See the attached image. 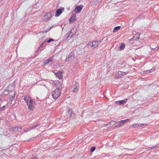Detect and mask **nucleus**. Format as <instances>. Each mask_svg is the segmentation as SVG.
Returning a JSON list of instances; mask_svg holds the SVG:
<instances>
[{"label": "nucleus", "instance_id": "1", "mask_svg": "<svg viewBox=\"0 0 159 159\" xmlns=\"http://www.w3.org/2000/svg\"><path fill=\"white\" fill-rule=\"evenodd\" d=\"M57 85L59 86V87L52 93V95L53 98L55 99H57L60 96L61 94L60 91L62 88L61 84L59 82H57L56 83V85L57 86Z\"/></svg>", "mask_w": 159, "mask_h": 159}, {"label": "nucleus", "instance_id": "2", "mask_svg": "<svg viewBox=\"0 0 159 159\" xmlns=\"http://www.w3.org/2000/svg\"><path fill=\"white\" fill-rule=\"evenodd\" d=\"M102 41V40H99L98 41H93L92 42H90L87 44L88 46H90L93 49L96 48L98 45H99L101 42Z\"/></svg>", "mask_w": 159, "mask_h": 159}, {"label": "nucleus", "instance_id": "3", "mask_svg": "<svg viewBox=\"0 0 159 159\" xmlns=\"http://www.w3.org/2000/svg\"><path fill=\"white\" fill-rule=\"evenodd\" d=\"M26 104L28 107V108L31 111H33L34 110L35 102L33 99L30 100V101L28 102Z\"/></svg>", "mask_w": 159, "mask_h": 159}, {"label": "nucleus", "instance_id": "4", "mask_svg": "<svg viewBox=\"0 0 159 159\" xmlns=\"http://www.w3.org/2000/svg\"><path fill=\"white\" fill-rule=\"evenodd\" d=\"M75 55L74 52L73 51L70 52L68 55L66 57V61L72 62L74 60Z\"/></svg>", "mask_w": 159, "mask_h": 159}, {"label": "nucleus", "instance_id": "5", "mask_svg": "<svg viewBox=\"0 0 159 159\" xmlns=\"http://www.w3.org/2000/svg\"><path fill=\"white\" fill-rule=\"evenodd\" d=\"M64 8L61 7L60 9H58L56 10L55 16H59L62 13L63 11H64Z\"/></svg>", "mask_w": 159, "mask_h": 159}, {"label": "nucleus", "instance_id": "6", "mask_svg": "<svg viewBox=\"0 0 159 159\" xmlns=\"http://www.w3.org/2000/svg\"><path fill=\"white\" fill-rule=\"evenodd\" d=\"M128 100L127 99H125L124 100L117 101L116 102V104L118 105H123L126 103Z\"/></svg>", "mask_w": 159, "mask_h": 159}, {"label": "nucleus", "instance_id": "7", "mask_svg": "<svg viewBox=\"0 0 159 159\" xmlns=\"http://www.w3.org/2000/svg\"><path fill=\"white\" fill-rule=\"evenodd\" d=\"M83 7V6H77L74 10V11L77 13H80L82 10Z\"/></svg>", "mask_w": 159, "mask_h": 159}, {"label": "nucleus", "instance_id": "8", "mask_svg": "<svg viewBox=\"0 0 159 159\" xmlns=\"http://www.w3.org/2000/svg\"><path fill=\"white\" fill-rule=\"evenodd\" d=\"M74 34L72 33V31L71 30L69 33H68L66 34V39L67 40H69L72 38L73 35Z\"/></svg>", "mask_w": 159, "mask_h": 159}, {"label": "nucleus", "instance_id": "9", "mask_svg": "<svg viewBox=\"0 0 159 159\" xmlns=\"http://www.w3.org/2000/svg\"><path fill=\"white\" fill-rule=\"evenodd\" d=\"M73 84L74 85L73 86L74 88L72 91L75 92H77L78 91V87L79 86V84L75 82Z\"/></svg>", "mask_w": 159, "mask_h": 159}, {"label": "nucleus", "instance_id": "10", "mask_svg": "<svg viewBox=\"0 0 159 159\" xmlns=\"http://www.w3.org/2000/svg\"><path fill=\"white\" fill-rule=\"evenodd\" d=\"M53 57H51L49 59L46 60L43 62L44 65H47L50 62H52L53 61Z\"/></svg>", "mask_w": 159, "mask_h": 159}, {"label": "nucleus", "instance_id": "11", "mask_svg": "<svg viewBox=\"0 0 159 159\" xmlns=\"http://www.w3.org/2000/svg\"><path fill=\"white\" fill-rule=\"evenodd\" d=\"M51 16L52 14L51 12H49L47 13V14L44 16L45 19H44V20L46 21H47L48 20Z\"/></svg>", "mask_w": 159, "mask_h": 159}, {"label": "nucleus", "instance_id": "12", "mask_svg": "<svg viewBox=\"0 0 159 159\" xmlns=\"http://www.w3.org/2000/svg\"><path fill=\"white\" fill-rule=\"evenodd\" d=\"M24 100L25 101V102L26 103L30 101V100H32V99L29 97V96H25L24 98Z\"/></svg>", "mask_w": 159, "mask_h": 159}, {"label": "nucleus", "instance_id": "13", "mask_svg": "<svg viewBox=\"0 0 159 159\" xmlns=\"http://www.w3.org/2000/svg\"><path fill=\"white\" fill-rule=\"evenodd\" d=\"M21 129L22 128L20 127H16L14 128H13L11 129V130L13 131L16 132L18 131H20Z\"/></svg>", "mask_w": 159, "mask_h": 159}, {"label": "nucleus", "instance_id": "14", "mask_svg": "<svg viewBox=\"0 0 159 159\" xmlns=\"http://www.w3.org/2000/svg\"><path fill=\"white\" fill-rule=\"evenodd\" d=\"M76 18V15L75 14L72 15L70 17L69 21L70 23L74 21Z\"/></svg>", "mask_w": 159, "mask_h": 159}, {"label": "nucleus", "instance_id": "15", "mask_svg": "<svg viewBox=\"0 0 159 159\" xmlns=\"http://www.w3.org/2000/svg\"><path fill=\"white\" fill-rule=\"evenodd\" d=\"M68 114H67V117H68V118H69L73 114L74 115V114H73L72 111L70 109H69L68 110Z\"/></svg>", "mask_w": 159, "mask_h": 159}, {"label": "nucleus", "instance_id": "16", "mask_svg": "<svg viewBox=\"0 0 159 159\" xmlns=\"http://www.w3.org/2000/svg\"><path fill=\"white\" fill-rule=\"evenodd\" d=\"M56 76L59 79H61L62 78V75L61 72H57L56 74Z\"/></svg>", "mask_w": 159, "mask_h": 159}, {"label": "nucleus", "instance_id": "17", "mask_svg": "<svg viewBox=\"0 0 159 159\" xmlns=\"http://www.w3.org/2000/svg\"><path fill=\"white\" fill-rule=\"evenodd\" d=\"M45 41H44L43 42V43H42L40 45V46L38 48V49L36 50V52H39V50H43V48L42 49H41L43 47V45L45 43Z\"/></svg>", "mask_w": 159, "mask_h": 159}, {"label": "nucleus", "instance_id": "18", "mask_svg": "<svg viewBox=\"0 0 159 159\" xmlns=\"http://www.w3.org/2000/svg\"><path fill=\"white\" fill-rule=\"evenodd\" d=\"M139 34H136L133 38L131 40H137L138 39H139Z\"/></svg>", "mask_w": 159, "mask_h": 159}, {"label": "nucleus", "instance_id": "19", "mask_svg": "<svg viewBox=\"0 0 159 159\" xmlns=\"http://www.w3.org/2000/svg\"><path fill=\"white\" fill-rule=\"evenodd\" d=\"M127 72H125L122 71H119L118 72V74H119V75L120 76L124 75L126 74H127Z\"/></svg>", "mask_w": 159, "mask_h": 159}, {"label": "nucleus", "instance_id": "20", "mask_svg": "<svg viewBox=\"0 0 159 159\" xmlns=\"http://www.w3.org/2000/svg\"><path fill=\"white\" fill-rule=\"evenodd\" d=\"M120 26H116L115 27L113 30V32L114 33H115L118 30H120Z\"/></svg>", "mask_w": 159, "mask_h": 159}, {"label": "nucleus", "instance_id": "21", "mask_svg": "<svg viewBox=\"0 0 159 159\" xmlns=\"http://www.w3.org/2000/svg\"><path fill=\"white\" fill-rule=\"evenodd\" d=\"M125 45L124 43H121L120 46V50H123L125 48Z\"/></svg>", "mask_w": 159, "mask_h": 159}, {"label": "nucleus", "instance_id": "22", "mask_svg": "<svg viewBox=\"0 0 159 159\" xmlns=\"http://www.w3.org/2000/svg\"><path fill=\"white\" fill-rule=\"evenodd\" d=\"M39 124H38L36 125L35 126H34L32 127H31L30 128V130L34 129L35 128L37 127L38 126H39Z\"/></svg>", "mask_w": 159, "mask_h": 159}, {"label": "nucleus", "instance_id": "23", "mask_svg": "<svg viewBox=\"0 0 159 159\" xmlns=\"http://www.w3.org/2000/svg\"><path fill=\"white\" fill-rule=\"evenodd\" d=\"M16 94V92H14V93L13 95L12 96V97H11V101L13 100L14 99L15 97V95Z\"/></svg>", "mask_w": 159, "mask_h": 159}, {"label": "nucleus", "instance_id": "24", "mask_svg": "<svg viewBox=\"0 0 159 159\" xmlns=\"http://www.w3.org/2000/svg\"><path fill=\"white\" fill-rule=\"evenodd\" d=\"M96 148L95 147H93L91 148L90 150V152H93L95 150Z\"/></svg>", "mask_w": 159, "mask_h": 159}, {"label": "nucleus", "instance_id": "25", "mask_svg": "<svg viewBox=\"0 0 159 159\" xmlns=\"http://www.w3.org/2000/svg\"><path fill=\"white\" fill-rule=\"evenodd\" d=\"M54 41V40L53 39L50 38L48 40L47 42L48 43H49L50 42H51L52 41Z\"/></svg>", "mask_w": 159, "mask_h": 159}, {"label": "nucleus", "instance_id": "26", "mask_svg": "<svg viewBox=\"0 0 159 159\" xmlns=\"http://www.w3.org/2000/svg\"><path fill=\"white\" fill-rule=\"evenodd\" d=\"M154 70V68H152L151 69L149 70H146V72H148L149 73L151 72H152V71L153 70Z\"/></svg>", "mask_w": 159, "mask_h": 159}, {"label": "nucleus", "instance_id": "27", "mask_svg": "<svg viewBox=\"0 0 159 159\" xmlns=\"http://www.w3.org/2000/svg\"><path fill=\"white\" fill-rule=\"evenodd\" d=\"M133 126L134 128L137 127L139 126V125L138 124H134L133 125Z\"/></svg>", "mask_w": 159, "mask_h": 159}, {"label": "nucleus", "instance_id": "28", "mask_svg": "<svg viewBox=\"0 0 159 159\" xmlns=\"http://www.w3.org/2000/svg\"><path fill=\"white\" fill-rule=\"evenodd\" d=\"M159 48V47H157L155 48H152V49H154V50L157 51Z\"/></svg>", "mask_w": 159, "mask_h": 159}, {"label": "nucleus", "instance_id": "29", "mask_svg": "<svg viewBox=\"0 0 159 159\" xmlns=\"http://www.w3.org/2000/svg\"><path fill=\"white\" fill-rule=\"evenodd\" d=\"M9 93V92L7 90H5L3 92V94L4 95H6Z\"/></svg>", "mask_w": 159, "mask_h": 159}, {"label": "nucleus", "instance_id": "30", "mask_svg": "<svg viewBox=\"0 0 159 159\" xmlns=\"http://www.w3.org/2000/svg\"><path fill=\"white\" fill-rule=\"evenodd\" d=\"M129 120V119H127L125 120H122V121H121V122H123L124 123H125L127 122Z\"/></svg>", "mask_w": 159, "mask_h": 159}, {"label": "nucleus", "instance_id": "31", "mask_svg": "<svg viewBox=\"0 0 159 159\" xmlns=\"http://www.w3.org/2000/svg\"><path fill=\"white\" fill-rule=\"evenodd\" d=\"M121 121H122V120H121L119 122V124H120V125H121V126H122V125L123 124H124L125 123H124V122H121Z\"/></svg>", "mask_w": 159, "mask_h": 159}, {"label": "nucleus", "instance_id": "32", "mask_svg": "<svg viewBox=\"0 0 159 159\" xmlns=\"http://www.w3.org/2000/svg\"><path fill=\"white\" fill-rule=\"evenodd\" d=\"M159 147V145L157 144L156 146H154V147H152V148H151L150 149H152V148H158Z\"/></svg>", "mask_w": 159, "mask_h": 159}, {"label": "nucleus", "instance_id": "33", "mask_svg": "<svg viewBox=\"0 0 159 159\" xmlns=\"http://www.w3.org/2000/svg\"><path fill=\"white\" fill-rule=\"evenodd\" d=\"M116 127H119L121 126V125H120V124H119V123H118V124L117 125H116Z\"/></svg>", "mask_w": 159, "mask_h": 159}, {"label": "nucleus", "instance_id": "34", "mask_svg": "<svg viewBox=\"0 0 159 159\" xmlns=\"http://www.w3.org/2000/svg\"><path fill=\"white\" fill-rule=\"evenodd\" d=\"M35 139H36V137H33V138L31 139H29V140H34Z\"/></svg>", "mask_w": 159, "mask_h": 159}, {"label": "nucleus", "instance_id": "35", "mask_svg": "<svg viewBox=\"0 0 159 159\" xmlns=\"http://www.w3.org/2000/svg\"><path fill=\"white\" fill-rule=\"evenodd\" d=\"M145 125L143 124H142L140 125V127H142L144 125Z\"/></svg>", "mask_w": 159, "mask_h": 159}, {"label": "nucleus", "instance_id": "36", "mask_svg": "<svg viewBox=\"0 0 159 159\" xmlns=\"http://www.w3.org/2000/svg\"><path fill=\"white\" fill-rule=\"evenodd\" d=\"M4 107V106H3L1 108L0 110L1 111L3 109Z\"/></svg>", "mask_w": 159, "mask_h": 159}, {"label": "nucleus", "instance_id": "37", "mask_svg": "<svg viewBox=\"0 0 159 159\" xmlns=\"http://www.w3.org/2000/svg\"><path fill=\"white\" fill-rule=\"evenodd\" d=\"M32 159H39L38 158H37L36 157H34L32 158Z\"/></svg>", "mask_w": 159, "mask_h": 159}, {"label": "nucleus", "instance_id": "38", "mask_svg": "<svg viewBox=\"0 0 159 159\" xmlns=\"http://www.w3.org/2000/svg\"><path fill=\"white\" fill-rule=\"evenodd\" d=\"M11 85L12 86H13V88H14L15 86V84L14 83H13V84H11Z\"/></svg>", "mask_w": 159, "mask_h": 159}, {"label": "nucleus", "instance_id": "39", "mask_svg": "<svg viewBox=\"0 0 159 159\" xmlns=\"http://www.w3.org/2000/svg\"><path fill=\"white\" fill-rule=\"evenodd\" d=\"M151 148V147H149V148H147L148 149V150H149L151 149H150Z\"/></svg>", "mask_w": 159, "mask_h": 159}, {"label": "nucleus", "instance_id": "40", "mask_svg": "<svg viewBox=\"0 0 159 159\" xmlns=\"http://www.w3.org/2000/svg\"><path fill=\"white\" fill-rule=\"evenodd\" d=\"M48 31V30H46V31H45V32H47Z\"/></svg>", "mask_w": 159, "mask_h": 159}, {"label": "nucleus", "instance_id": "41", "mask_svg": "<svg viewBox=\"0 0 159 159\" xmlns=\"http://www.w3.org/2000/svg\"><path fill=\"white\" fill-rule=\"evenodd\" d=\"M150 48H151V49H152V48H151V47H150Z\"/></svg>", "mask_w": 159, "mask_h": 159}, {"label": "nucleus", "instance_id": "42", "mask_svg": "<svg viewBox=\"0 0 159 159\" xmlns=\"http://www.w3.org/2000/svg\"><path fill=\"white\" fill-rule=\"evenodd\" d=\"M150 48H151V49H152V48H151V47H150Z\"/></svg>", "mask_w": 159, "mask_h": 159}]
</instances>
